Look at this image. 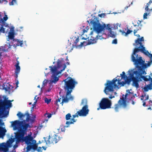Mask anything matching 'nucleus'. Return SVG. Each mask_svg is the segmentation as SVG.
<instances>
[{"instance_id":"nucleus-1","label":"nucleus","mask_w":152,"mask_h":152,"mask_svg":"<svg viewBox=\"0 0 152 152\" xmlns=\"http://www.w3.org/2000/svg\"><path fill=\"white\" fill-rule=\"evenodd\" d=\"M15 134L16 142H19L21 141H24L27 145L26 151L24 152H28V151L31 149H33L34 150L37 149V145L36 143V140H33L32 137L28 136L24 137L25 132H23L21 129H18V132L15 133Z\"/></svg>"},{"instance_id":"nucleus-2","label":"nucleus","mask_w":152,"mask_h":152,"mask_svg":"<svg viewBox=\"0 0 152 152\" xmlns=\"http://www.w3.org/2000/svg\"><path fill=\"white\" fill-rule=\"evenodd\" d=\"M142 53L150 58V61H148L147 64L145 63V61L142 59V57L140 55L138 56L137 54L132 55L131 60L136 67L138 68L139 70H141L142 73H143L145 72L144 69L148 66H150L151 63L152 62V54L150 53L148 51V53H146V54L144 53Z\"/></svg>"},{"instance_id":"nucleus-3","label":"nucleus","mask_w":152,"mask_h":152,"mask_svg":"<svg viewBox=\"0 0 152 152\" xmlns=\"http://www.w3.org/2000/svg\"><path fill=\"white\" fill-rule=\"evenodd\" d=\"M90 23L92 24L94 29L97 33H100L104 30H107L108 31V34L109 36L113 38L115 37L116 34L114 31H112V26L111 25L104 23L102 25L96 17L94 18L93 20H91Z\"/></svg>"},{"instance_id":"nucleus-4","label":"nucleus","mask_w":152,"mask_h":152,"mask_svg":"<svg viewBox=\"0 0 152 152\" xmlns=\"http://www.w3.org/2000/svg\"><path fill=\"white\" fill-rule=\"evenodd\" d=\"M124 79V81L122 82H121V79H120L119 78L118 79L114 78L112 81L107 80L105 85L106 86L104 90L105 93L107 95L109 92L113 91L114 88L118 87L117 84L121 86H124L126 83L129 84L132 80L131 77L130 78H126Z\"/></svg>"},{"instance_id":"nucleus-5","label":"nucleus","mask_w":152,"mask_h":152,"mask_svg":"<svg viewBox=\"0 0 152 152\" xmlns=\"http://www.w3.org/2000/svg\"><path fill=\"white\" fill-rule=\"evenodd\" d=\"M64 61L62 58L61 59L58 60L57 63V66H54L53 67L50 66L51 72L52 73L50 80V82L52 83H55L59 80L57 76L61 72L64 70L66 67V64H63Z\"/></svg>"},{"instance_id":"nucleus-6","label":"nucleus","mask_w":152,"mask_h":152,"mask_svg":"<svg viewBox=\"0 0 152 152\" xmlns=\"http://www.w3.org/2000/svg\"><path fill=\"white\" fill-rule=\"evenodd\" d=\"M63 81L64 82V88L67 91V95L70 94L77 82L71 77H67Z\"/></svg>"},{"instance_id":"nucleus-7","label":"nucleus","mask_w":152,"mask_h":152,"mask_svg":"<svg viewBox=\"0 0 152 152\" xmlns=\"http://www.w3.org/2000/svg\"><path fill=\"white\" fill-rule=\"evenodd\" d=\"M144 41L143 37H141V38H138L135 41V42L133 44L134 46L137 47L135 48L132 55H135L136 53L140 51L142 53H144L145 54L148 53V50H146L145 48L142 45V42Z\"/></svg>"},{"instance_id":"nucleus-8","label":"nucleus","mask_w":152,"mask_h":152,"mask_svg":"<svg viewBox=\"0 0 152 152\" xmlns=\"http://www.w3.org/2000/svg\"><path fill=\"white\" fill-rule=\"evenodd\" d=\"M81 104L84 105L82 109L77 112L75 115H72V117L75 118L78 117L79 116H86L88 113L89 110L88 109V106L87 105V102L86 99H83L82 101Z\"/></svg>"},{"instance_id":"nucleus-9","label":"nucleus","mask_w":152,"mask_h":152,"mask_svg":"<svg viewBox=\"0 0 152 152\" xmlns=\"http://www.w3.org/2000/svg\"><path fill=\"white\" fill-rule=\"evenodd\" d=\"M12 123L11 125L13 127L14 130L17 129H21L23 132H25V131L27 130L29 126L28 124L26 123L25 120L21 121L16 120L14 121H12Z\"/></svg>"},{"instance_id":"nucleus-10","label":"nucleus","mask_w":152,"mask_h":152,"mask_svg":"<svg viewBox=\"0 0 152 152\" xmlns=\"http://www.w3.org/2000/svg\"><path fill=\"white\" fill-rule=\"evenodd\" d=\"M126 91V93L124 97L123 95L122 97L120 98L118 101V103L120 105H123L124 108H126L127 106L126 100L128 99L131 100L133 97H135L133 92H131L129 90H127Z\"/></svg>"},{"instance_id":"nucleus-11","label":"nucleus","mask_w":152,"mask_h":152,"mask_svg":"<svg viewBox=\"0 0 152 152\" xmlns=\"http://www.w3.org/2000/svg\"><path fill=\"white\" fill-rule=\"evenodd\" d=\"M62 137L61 136L55 134L51 137L49 135L48 138L44 137V140L47 145H50L51 143L53 144L56 143Z\"/></svg>"},{"instance_id":"nucleus-12","label":"nucleus","mask_w":152,"mask_h":152,"mask_svg":"<svg viewBox=\"0 0 152 152\" xmlns=\"http://www.w3.org/2000/svg\"><path fill=\"white\" fill-rule=\"evenodd\" d=\"M111 105V101L106 98H102L99 103V108L102 110L110 108Z\"/></svg>"},{"instance_id":"nucleus-13","label":"nucleus","mask_w":152,"mask_h":152,"mask_svg":"<svg viewBox=\"0 0 152 152\" xmlns=\"http://www.w3.org/2000/svg\"><path fill=\"white\" fill-rule=\"evenodd\" d=\"M99 33H98L93 29V31H92L90 33L91 35V38L90 40L88 42L87 44L90 45L95 43L96 42V40L98 39H101L100 36H99Z\"/></svg>"},{"instance_id":"nucleus-14","label":"nucleus","mask_w":152,"mask_h":152,"mask_svg":"<svg viewBox=\"0 0 152 152\" xmlns=\"http://www.w3.org/2000/svg\"><path fill=\"white\" fill-rule=\"evenodd\" d=\"M142 71L140 70H139L138 71H135L134 72V73L135 75H137V77H140V79L141 78L144 81H147L150 80V78H151V77L150 76H142V74H146V72L145 71V72L142 73Z\"/></svg>"},{"instance_id":"nucleus-15","label":"nucleus","mask_w":152,"mask_h":152,"mask_svg":"<svg viewBox=\"0 0 152 152\" xmlns=\"http://www.w3.org/2000/svg\"><path fill=\"white\" fill-rule=\"evenodd\" d=\"M134 72L132 73H130L129 74V76L132 78V80L133 81V84L136 88H138L139 87V86L138 82L140 80H141L140 79V77H137V75H135V77H134Z\"/></svg>"},{"instance_id":"nucleus-16","label":"nucleus","mask_w":152,"mask_h":152,"mask_svg":"<svg viewBox=\"0 0 152 152\" xmlns=\"http://www.w3.org/2000/svg\"><path fill=\"white\" fill-rule=\"evenodd\" d=\"M11 101L10 100H4L1 103V106L4 109L7 108L12 106Z\"/></svg>"},{"instance_id":"nucleus-17","label":"nucleus","mask_w":152,"mask_h":152,"mask_svg":"<svg viewBox=\"0 0 152 152\" xmlns=\"http://www.w3.org/2000/svg\"><path fill=\"white\" fill-rule=\"evenodd\" d=\"M69 95H67V93H66V95L65 96H61L62 98V101L60 103L62 105H63L64 103H68L69 100H72L73 99V97L71 96H70L69 97H68V96Z\"/></svg>"},{"instance_id":"nucleus-18","label":"nucleus","mask_w":152,"mask_h":152,"mask_svg":"<svg viewBox=\"0 0 152 152\" xmlns=\"http://www.w3.org/2000/svg\"><path fill=\"white\" fill-rule=\"evenodd\" d=\"M26 115L27 116L26 120L27 121H29L31 119V117L28 112H26L25 114H22L20 112H19L17 114V115L20 119L24 117Z\"/></svg>"},{"instance_id":"nucleus-19","label":"nucleus","mask_w":152,"mask_h":152,"mask_svg":"<svg viewBox=\"0 0 152 152\" xmlns=\"http://www.w3.org/2000/svg\"><path fill=\"white\" fill-rule=\"evenodd\" d=\"M18 58L16 59V64L15 65V66L16 67V69L15 70V77L16 78L18 77V75L19 73L20 70V67L19 66V61H18Z\"/></svg>"},{"instance_id":"nucleus-20","label":"nucleus","mask_w":152,"mask_h":152,"mask_svg":"<svg viewBox=\"0 0 152 152\" xmlns=\"http://www.w3.org/2000/svg\"><path fill=\"white\" fill-rule=\"evenodd\" d=\"M3 88L6 91L10 92L12 87L9 83H5L3 84Z\"/></svg>"},{"instance_id":"nucleus-21","label":"nucleus","mask_w":152,"mask_h":152,"mask_svg":"<svg viewBox=\"0 0 152 152\" xmlns=\"http://www.w3.org/2000/svg\"><path fill=\"white\" fill-rule=\"evenodd\" d=\"M0 149L4 152H7L8 151V148L7 144L2 143L0 144Z\"/></svg>"},{"instance_id":"nucleus-22","label":"nucleus","mask_w":152,"mask_h":152,"mask_svg":"<svg viewBox=\"0 0 152 152\" xmlns=\"http://www.w3.org/2000/svg\"><path fill=\"white\" fill-rule=\"evenodd\" d=\"M13 43H15L14 44V45L16 46L19 45L22 46L23 44V41H19L18 39H14L13 40Z\"/></svg>"},{"instance_id":"nucleus-23","label":"nucleus","mask_w":152,"mask_h":152,"mask_svg":"<svg viewBox=\"0 0 152 152\" xmlns=\"http://www.w3.org/2000/svg\"><path fill=\"white\" fill-rule=\"evenodd\" d=\"M151 3H152V0H150L149 2L147 3L146 5L145 6V10L146 11H152V9H149L148 8V7L149 6Z\"/></svg>"},{"instance_id":"nucleus-24","label":"nucleus","mask_w":152,"mask_h":152,"mask_svg":"<svg viewBox=\"0 0 152 152\" xmlns=\"http://www.w3.org/2000/svg\"><path fill=\"white\" fill-rule=\"evenodd\" d=\"M74 46L73 45H72L71 44H70L69 45H67L66 47L67 52H71Z\"/></svg>"},{"instance_id":"nucleus-25","label":"nucleus","mask_w":152,"mask_h":152,"mask_svg":"<svg viewBox=\"0 0 152 152\" xmlns=\"http://www.w3.org/2000/svg\"><path fill=\"white\" fill-rule=\"evenodd\" d=\"M120 106H122L123 107V105H120L118 103H118L117 104H115L114 109L116 112H117L118 111V110L120 107Z\"/></svg>"},{"instance_id":"nucleus-26","label":"nucleus","mask_w":152,"mask_h":152,"mask_svg":"<svg viewBox=\"0 0 152 152\" xmlns=\"http://www.w3.org/2000/svg\"><path fill=\"white\" fill-rule=\"evenodd\" d=\"M7 131L3 127L0 126V134L2 135H4Z\"/></svg>"},{"instance_id":"nucleus-27","label":"nucleus","mask_w":152,"mask_h":152,"mask_svg":"<svg viewBox=\"0 0 152 152\" xmlns=\"http://www.w3.org/2000/svg\"><path fill=\"white\" fill-rule=\"evenodd\" d=\"M74 118H72L70 121H67L66 122V124L67 125H69L70 124H73L74 122H75L76 121V120Z\"/></svg>"},{"instance_id":"nucleus-28","label":"nucleus","mask_w":152,"mask_h":152,"mask_svg":"<svg viewBox=\"0 0 152 152\" xmlns=\"http://www.w3.org/2000/svg\"><path fill=\"white\" fill-rule=\"evenodd\" d=\"M15 138H10L9 140V141H7V144L8 145H10L11 144H12V142H13L15 141Z\"/></svg>"},{"instance_id":"nucleus-29","label":"nucleus","mask_w":152,"mask_h":152,"mask_svg":"<svg viewBox=\"0 0 152 152\" xmlns=\"http://www.w3.org/2000/svg\"><path fill=\"white\" fill-rule=\"evenodd\" d=\"M8 37L10 39H13V40L14 39V34L12 32H9Z\"/></svg>"},{"instance_id":"nucleus-30","label":"nucleus","mask_w":152,"mask_h":152,"mask_svg":"<svg viewBox=\"0 0 152 152\" xmlns=\"http://www.w3.org/2000/svg\"><path fill=\"white\" fill-rule=\"evenodd\" d=\"M122 74H121L120 75L121 76V78L120 79L121 80L122 79H125L126 78H127V76L125 75V73L124 72H123L122 73Z\"/></svg>"},{"instance_id":"nucleus-31","label":"nucleus","mask_w":152,"mask_h":152,"mask_svg":"<svg viewBox=\"0 0 152 152\" xmlns=\"http://www.w3.org/2000/svg\"><path fill=\"white\" fill-rule=\"evenodd\" d=\"M151 11H147V12L145 13L143 15V18L144 19L147 18V16L148 15H149L150 13V12Z\"/></svg>"},{"instance_id":"nucleus-32","label":"nucleus","mask_w":152,"mask_h":152,"mask_svg":"<svg viewBox=\"0 0 152 152\" xmlns=\"http://www.w3.org/2000/svg\"><path fill=\"white\" fill-rule=\"evenodd\" d=\"M71 117V114L69 113L66 115L65 118L66 120H69Z\"/></svg>"},{"instance_id":"nucleus-33","label":"nucleus","mask_w":152,"mask_h":152,"mask_svg":"<svg viewBox=\"0 0 152 152\" xmlns=\"http://www.w3.org/2000/svg\"><path fill=\"white\" fill-rule=\"evenodd\" d=\"M51 101V99H48L47 98H45V103H47V104H49Z\"/></svg>"},{"instance_id":"nucleus-34","label":"nucleus","mask_w":152,"mask_h":152,"mask_svg":"<svg viewBox=\"0 0 152 152\" xmlns=\"http://www.w3.org/2000/svg\"><path fill=\"white\" fill-rule=\"evenodd\" d=\"M79 41V39L78 38H77L75 41H74V46H75L76 47H77V43Z\"/></svg>"},{"instance_id":"nucleus-35","label":"nucleus","mask_w":152,"mask_h":152,"mask_svg":"<svg viewBox=\"0 0 152 152\" xmlns=\"http://www.w3.org/2000/svg\"><path fill=\"white\" fill-rule=\"evenodd\" d=\"M143 98L144 97H145V99H144V101H145L146 100H147L149 99V96L148 95H146V94H144V95H142L141 96Z\"/></svg>"},{"instance_id":"nucleus-36","label":"nucleus","mask_w":152,"mask_h":152,"mask_svg":"<svg viewBox=\"0 0 152 152\" xmlns=\"http://www.w3.org/2000/svg\"><path fill=\"white\" fill-rule=\"evenodd\" d=\"M14 3L16 4L17 3L16 0H12V1L9 3V4L10 5H12L14 4Z\"/></svg>"},{"instance_id":"nucleus-37","label":"nucleus","mask_w":152,"mask_h":152,"mask_svg":"<svg viewBox=\"0 0 152 152\" xmlns=\"http://www.w3.org/2000/svg\"><path fill=\"white\" fill-rule=\"evenodd\" d=\"M132 32V31L130 30L129 29H128L126 31V32L125 33V36H127L128 34H130Z\"/></svg>"},{"instance_id":"nucleus-38","label":"nucleus","mask_w":152,"mask_h":152,"mask_svg":"<svg viewBox=\"0 0 152 152\" xmlns=\"http://www.w3.org/2000/svg\"><path fill=\"white\" fill-rule=\"evenodd\" d=\"M4 3V4H6L8 3V1L7 0H0V3L2 4Z\"/></svg>"},{"instance_id":"nucleus-39","label":"nucleus","mask_w":152,"mask_h":152,"mask_svg":"<svg viewBox=\"0 0 152 152\" xmlns=\"http://www.w3.org/2000/svg\"><path fill=\"white\" fill-rule=\"evenodd\" d=\"M0 32L3 33H4L5 32V29L3 26H1V28L0 27Z\"/></svg>"},{"instance_id":"nucleus-40","label":"nucleus","mask_w":152,"mask_h":152,"mask_svg":"<svg viewBox=\"0 0 152 152\" xmlns=\"http://www.w3.org/2000/svg\"><path fill=\"white\" fill-rule=\"evenodd\" d=\"M147 86L149 90L152 89V83H151L149 84Z\"/></svg>"},{"instance_id":"nucleus-41","label":"nucleus","mask_w":152,"mask_h":152,"mask_svg":"<svg viewBox=\"0 0 152 152\" xmlns=\"http://www.w3.org/2000/svg\"><path fill=\"white\" fill-rule=\"evenodd\" d=\"M38 146L37 147V148ZM33 150V152H34L35 151L37 150L38 151V152H42V150H41V148L40 147H39L38 149H37L35 150H34L33 149H32Z\"/></svg>"},{"instance_id":"nucleus-42","label":"nucleus","mask_w":152,"mask_h":152,"mask_svg":"<svg viewBox=\"0 0 152 152\" xmlns=\"http://www.w3.org/2000/svg\"><path fill=\"white\" fill-rule=\"evenodd\" d=\"M51 115L52 114L50 113H46L45 114V116L48 117V118H50Z\"/></svg>"},{"instance_id":"nucleus-43","label":"nucleus","mask_w":152,"mask_h":152,"mask_svg":"<svg viewBox=\"0 0 152 152\" xmlns=\"http://www.w3.org/2000/svg\"><path fill=\"white\" fill-rule=\"evenodd\" d=\"M8 19L7 16L6 15H5L3 17V20L4 21H6Z\"/></svg>"},{"instance_id":"nucleus-44","label":"nucleus","mask_w":152,"mask_h":152,"mask_svg":"<svg viewBox=\"0 0 152 152\" xmlns=\"http://www.w3.org/2000/svg\"><path fill=\"white\" fill-rule=\"evenodd\" d=\"M9 112H6L5 113H4L3 112H2L1 113L3 114V117H6L8 114Z\"/></svg>"},{"instance_id":"nucleus-45","label":"nucleus","mask_w":152,"mask_h":152,"mask_svg":"<svg viewBox=\"0 0 152 152\" xmlns=\"http://www.w3.org/2000/svg\"><path fill=\"white\" fill-rule=\"evenodd\" d=\"M48 81V80H45L43 82V86H45L46 85Z\"/></svg>"},{"instance_id":"nucleus-46","label":"nucleus","mask_w":152,"mask_h":152,"mask_svg":"<svg viewBox=\"0 0 152 152\" xmlns=\"http://www.w3.org/2000/svg\"><path fill=\"white\" fill-rule=\"evenodd\" d=\"M112 43L113 44H116L117 43V41L116 39H113V41Z\"/></svg>"},{"instance_id":"nucleus-47","label":"nucleus","mask_w":152,"mask_h":152,"mask_svg":"<svg viewBox=\"0 0 152 152\" xmlns=\"http://www.w3.org/2000/svg\"><path fill=\"white\" fill-rule=\"evenodd\" d=\"M61 98H58V99L57 100H56V102L55 103V104L56 103V104H57L58 102H61Z\"/></svg>"},{"instance_id":"nucleus-48","label":"nucleus","mask_w":152,"mask_h":152,"mask_svg":"<svg viewBox=\"0 0 152 152\" xmlns=\"http://www.w3.org/2000/svg\"><path fill=\"white\" fill-rule=\"evenodd\" d=\"M144 90L145 91H148L149 89H148V88L147 86L146 87H145L144 88Z\"/></svg>"},{"instance_id":"nucleus-49","label":"nucleus","mask_w":152,"mask_h":152,"mask_svg":"<svg viewBox=\"0 0 152 152\" xmlns=\"http://www.w3.org/2000/svg\"><path fill=\"white\" fill-rule=\"evenodd\" d=\"M37 97V96H35L34 97V100H35V102H34V104L35 105L36 103L37 102V99L39 98L38 97H37V98H36V97Z\"/></svg>"},{"instance_id":"nucleus-50","label":"nucleus","mask_w":152,"mask_h":152,"mask_svg":"<svg viewBox=\"0 0 152 152\" xmlns=\"http://www.w3.org/2000/svg\"><path fill=\"white\" fill-rule=\"evenodd\" d=\"M120 31L122 35H125V32L124 30H120Z\"/></svg>"},{"instance_id":"nucleus-51","label":"nucleus","mask_w":152,"mask_h":152,"mask_svg":"<svg viewBox=\"0 0 152 152\" xmlns=\"http://www.w3.org/2000/svg\"><path fill=\"white\" fill-rule=\"evenodd\" d=\"M61 130L62 132H64L65 131V126H61Z\"/></svg>"},{"instance_id":"nucleus-52","label":"nucleus","mask_w":152,"mask_h":152,"mask_svg":"<svg viewBox=\"0 0 152 152\" xmlns=\"http://www.w3.org/2000/svg\"><path fill=\"white\" fill-rule=\"evenodd\" d=\"M105 15V13H102L101 14L99 15V16L101 17H104Z\"/></svg>"},{"instance_id":"nucleus-53","label":"nucleus","mask_w":152,"mask_h":152,"mask_svg":"<svg viewBox=\"0 0 152 152\" xmlns=\"http://www.w3.org/2000/svg\"><path fill=\"white\" fill-rule=\"evenodd\" d=\"M141 23V21L140 20H138L137 21V23L138 24V26H141V25H140Z\"/></svg>"},{"instance_id":"nucleus-54","label":"nucleus","mask_w":152,"mask_h":152,"mask_svg":"<svg viewBox=\"0 0 152 152\" xmlns=\"http://www.w3.org/2000/svg\"><path fill=\"white\" fill-rule=\"evenodd\" d=\"M114 98H115V96H112V95H110V96L109 97V98L110 99H112Z\"/></svg>"},{"instance_id":"nucleus-55","label":"nucleus","mask_w":152,"mask_h":152,"mask_svg":"<svg viewBox=\"0 0 152 152\" xmlns=\"http://www.w3.org/2000/svg\"><path fill=\"white\" fill-rule=\"evenodd\" d=\"M86 42H81L80 43V44L79 45V46H82L83 45H84V43Z\"/></svg>"},{"instance_id":"nucleus-56","label":"nucleus","mask_w":152,"mask_h":152,"mask_svg":"<svg viewBox=\"0 0 152 152\" xmlns=\"http://www.w3.org/2000/svg\"><path fill=\"white\" fill-rule=\"evenodd\" d=\"M138 29L137 30H134V35H135V34L138 31Z\"/></svg>"},{"instance_id":"nucleus-57","label":"nucleus","mask_w":152,"mask_h":152,"mask_svg":"<svg viewBox=\"0 0 152 152\" xmlns=\"http://www.w3.org/2000/svg\"><path fill=\"white\" fill-rule=\"evenodd\" d=\"M149 102L150 105L152 106V101H151V100H150Z\"/></svg>"},{"instance_id":"nucleus-58","label":"nucleus","mask_w":152,"mask_h":152,"mask_svg":"<svg viewBox=\"0 0 152 152\" xmlns=\"http://www.w3.org/2000/svg\"><path fill=\"white\" fill-rule=\"evenodd\" d=\"M143 106L144 107H145V106H147V105H146V103L145 102L143 101Z\"/></svg>"},{"instance_id":"nucleus-59","label":"nucleus","mask_w":152,"mask_h":152,"mask_svg":"<svg viewBox=\"0 0 152 152\" xmlns=\"http://www.w3.org/2000/svg\"><path fill=\"white\" fill-rule=\"evenodd\" d=\"M83 33H84L85 32H87V31L85 29H83Z\"/></svg>"},{"instance_id":"nucleus-60","label":"nucleus","mask_w":152,"mask_h":152,"mask_svg":"<svg viewBox=\"0 0 152 152\" xmlns=\"http://www.w3.org/2000/svg\"><path fill=\"white\" fill-rule=\"evenodd\" d=\"M42 148H43V149L45 150H46V147H44V146H42Z\"/></svg>"},{"instance_id":"nucleus-61","label":"nucleus","mask_w":152,"mask_h":152,"mask_svg":"<svg viewBox=\"0 0 152 152\" xmlns=\"http://www.w3.org/2000/svg\"><path fill=\"white\" fill-rule=\"evenodd\" d=\"M135 35V36H137V37H140V35H139V34H136V35L135 34V35Z\"/></svg>"},{"instance_id":"nucleus-62","label":"nucleus","mask_w":152,"mask_h":152,"mask_svg":"<svg viewBox=\"0 0 152 152\" xmlns=\"http://www.w3.org/2000/svg\"><path fill=\"white\" fill-rule=\"evenodd\" d=\"M66 60L67 61H69V59H68V56H66Z\"/></svg>"},{"instance_id":"nucleus-63","label":"nucleus","mask_w":152,"mask_h":152,"mask_svg":"<svg viewBox=\"0 0 152 152\" xmlns=\"http://www.w3.org/2000/svg\"><path fill=\"white\" fill-rule=\"evenodd\" d=\"M66 64L67 65H68L69 64V61H67V62L66 63Z\"/></svg>"},{"instance_id":"nucleus-64","label":"nucleus","mask_w":152,"mask_h":152,"mask_svg":"<svg viewBox=\"0 0 152 152\" xmlns=\"http://www.w3.org/2000/svg\"><path fill=\"white\" fill-rule=\"evenodd\" d=\"M10 152H16V151L15 150H14Z\"/></svg>"}]
</instances>
